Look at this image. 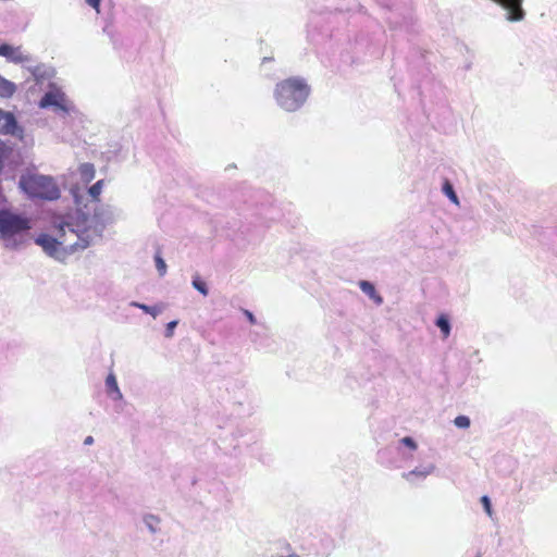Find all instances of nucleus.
Segmentation results:
<instances>
[{
	"mask_svg": "<svg viewBox=\"0 0 557 557\" xmlns=\"http://www.w3.org/2000/svg\"><path fill=\"white\" fill-rule=\"evenodd\" d=\"M85 2L96 10L97 13H100V3L101 0H85Z\"/></svg>",
	"mask_w": 557,
	"mask_h": 557,
	"instance_id": "obj_27",
	"label": "nucleus"
},
{
	"mask_svg": "<svg viewBox=\"0 0 557 557\" xmlns=\"http://www.w3.org/2000/svg\"><path fill=\"white\" fill-rule=\"evenodd\" d=\"M476 557H480V554H479V555H476Z\"/></svg>",
	"mask_w": 557,
	"mask_h": 557,
	"instance_id": "obj_30",
	"label": "nucleus"
},
{
	"mask_svg": "<svg viewBox=\"0 0 557 557\" xmlns=\"http://www.w3.org/2000/svg\"><path fill=\"white\" fill-rule=\"evenodd\" d=\"M144 523L151 534H156L160 531V519L154 515H146L144 517Z\"/></svg>",
	"mask_w": 557,
	"mask_h": 557,
	"instance_id": "obj_17",
	"label": "nucleus"
},
{
	"mask_svg": "<svg viewBox=\"0 0 557 557\" xmlns=\"http://www.w3.org/2000/svg\"><path fill=\"white\" fill-rule=\"evenodd\" d=\"M25 67L32 74L37 84L49 81L55 74L54 69L46 64L32 65L28 63Z\"/></svg>",
	"mask_w": 557,
	"mask_h": 557,
	"instance_id": "obj_11",
	"label": "nucleus"
},
{
	"mask_svg": "<svg viewBox=\"0 0 557 557\" xmlns=\"http://www.w3.org/2000/svg\"><path fill=\"white\" fill-rule=\"evenodd\" d=\"M20 188L29 198L52 201L60 197V188L53 177L41 174H23L18 181Z\"/></svg>",
	"mask_w": 557,
	"mask_h": 557,
	"instance_id": "obj_4",
	"label": "nucleus"
},
{
	"mask_svg": "<svg viewBox=\"0 0 557 557\" xmlns=\"http://www.w3.org/2000/svg\"><path fill=\"white\" fill-rule=\"evenodd\" d=\"M81 180L84 184H88L95 177V166L91 163H83L78 169Z\"/></svg>",
	"mask_w": 557,
	"mask_h": 557,
	"instance_id": "obj_16",
	"label": "nucleus"
},
{
	"mask_svg": "<svg viewBox=\"0 0 557 557\" xmlns=\"http://www.w3.org/2000/svg\"><path fill=\"white\" fill-rule=\"evenodd\" d=\"M505 11V17L508 22H521L525 17V11L522 7L523 0H493Z\"/></svg>",
	"mask_w": 557,
	"mask_h": 557,
	"instance_id": "obj_9",
	"label": "nucleus"
},
{
	"mask_svg": "<svg viewBox=\"0 0 557 557\" xmlns=\"http://www.w3.org/2000/svg\"><path fill=\"white\" fill-rule=\"evenodd\" d=\"M454 423L457 428L467 429L470 426V419L467 416H458L455 418Z\"/></svg>",
	"mask_w": 557,
	"mask_h": 557,
	"instance_id": "obj_22",
	"label": "nucleus"
},
{
	"mask_svg": "<svg viewBox=\"0 0 557 557\" xmlns=\"http://www.w3.org/2000/svg\"><path fill=\"white\" fill-rule=\"evenodd\" d=\"M107 394L112 400H121L123 394L119 387L116 376L113 373H109L106 379Z\"/></svg>",
	"mask_w": 557,
	"mask_h": 557,
	"instance_id": "obj_13",
	"label": "nucleus"
},
{
	"mask_svg": "<svg viewBox=\"0 0 557 557\" xmlns=\"http://www.w3.org/2000/svg\"><path fill=\"white\" fill-rule=\"evenodd\" d=\"M178 322L176 320L174 321H171L166 324V327H165V337L170 338L173 336V333H174V329L177 326Z\"/></svg>",
	"mask_w": 557,
	"mask_h": 557,
	"instance_id": "obj_25",
	"label": "nucleus"
},
{
	"mask_svg": "<svg viewBox=\"0 0 557 557\" xmlns=\"http://www.w3.org/2000/svg\"><path fill=\"white\" fill-rule=\"evenodd\" d=\"M91 444H94V437L89 435L84 440V445H91Z\"/></svg>",
	"mask_w": 557,
	"mask_h": 557,
	"instance_id": "obj_29",
	"label": "nucleus"
},
{
	"mask_svg": "<svg viewBox=\"0 0 557 557\" xmlns=\"http://www.w3.org/2000/svg\"><path fill=\"white\" fill-rule=\"evenodd\" d=\"M0 133L15 137L23 136V128L18 125L15 115L0 108Z\"/></svg>",
	"mask_w": 557,
	"mask_h": 557,
	"instance_id": "obj_10",
	"label": "nucleus"
},
{
	"mask_svg": "<svg viewBox=\"0 0 557 557\" xmlns=\"http://www.w3.org/2000/svg\"><path fill=\"white\" fill-rule=\"evenodd\" d=\"M481 503H482V505H483V507H484L485 512H486L490 517H492V515H493V510H492L491 499L488 498V496H482V497H481Z\"/></svg>",
	"mask_w": 557,
	"mask_h": 557,
	"instance_id": "obj_24",
	"label": "nucleus"
},
{
	"mask_svg": "<svg viewBox=\"0 0 557 557\" xmlns=\"http://www.w3.org/2000/svg\"><path fill=\"white\" fill-rule=\"evenodd\" d=\"M401 443H403L405 446H407V447H409L410 449H412V450L417 449V443H416V441H414L412 437H410V436H405L404 438H401Z\"/></svg>",
	"mask_w": 557,
	"mask_h": 557,
	"instance_id": "obj_26",
	"label": "nucleus"
},
{
	"mask_svg": "<svg viewBox=\"0 0 557 557\" xmlns=\"http://www.w3.org/2000/svg\"><path fill=\"white\" fill-rule=\"evenodd\" d=\"M103 181L99 180L89 188L85 186L74 185L71 187V195L73 196L76 209L82 208L88 209L90 206H95L99 201V196L102 191Z\"/></svg>",
	"mask_w": 557,
	"mask_h": 557,
	"instance_id": "obj_6",
	"label": "nucleus"
},
{
	"mask_svg": "<svg viewBox=\"0 0 557 557\" xmlns=\"http://www.w3.org/2000/svg\"><path fill=\"white\" fill-rule=\"evenodd\" d=\"M116 218L115 208L97 203L88 209L82 208L65 214V218L60 220L59 226L63 232L67 227L72 236L81 239L78 246L85 249L96 239L101 238L106 227L114 223Z\"/></svg>",
	"mask_w": 557,
	"mask_h": 557,
	"instance_id": "obj_1",
	"label": "nucleus"
},
{
	"mask_svg": "<svg viewBox=\"0 0 557 557\" xmlns=\"http://www.w3.org/2000/svg\"><path fill=\"white\" fill-rule=\"evenodd\" d=\"M30 220L9 210L0 211V240L11 251L24 249L30 240Z\"/></svg>",
	"mask_w": 557,
	"mask_h": 557,
	"instance_id": "obj_2",
	"label": "nucleus"
},
{
	"mask_svg": "<svg viewBox=\"0 0 557 557\" xmlns=\"http://www.w3.org/2000/svg\"><path fill=\"white\" fill-rule=\"evenodd\" d=\"M0 55L5 58L8 62L14 64L27 65L33 62V58L29 53L23 51L21 46L14 47L9 44L0 45Z\"/></svg>",
	"mask_w": 557,
	"mask_h": 557,
	"instance_id": "obj_8",
	"label": "nucleus"
},
{
	"mask_svg": "<svg viewBox=\"0 0 557 557\" xmlns=\"http://www.w3.org/2000/svg\"><path fill=\"white\" fill-rule=\"evenodd\" d=\"M39 107L42 109L53 108L55 113L67 114L72 109V103L59 86L50 83L48 91L39 101Z\"/></svg>",
	"mask_w": 557,
	"mask_h": 557,
	"instance_id": "obj_7",
	"label": "nucleus"
},
{
	"mask_svg": "<svg viewBox=\"0 0 557 557\" xmlns=\"http://www.w3.org/2000/svg\"><path fill=\"white\" fill-rule=\"evenodd\" d=\"M434 470L435 466L433 463H429L426 466L417 467L409 472L403 473V478L409 482H414L416 479L424 480L428 475L433 473Z\"/></svg>",
	"mask_w": 557,
	"mask_h": 557,
	"instance_id": "obj_12",
	"label": "nucleus"
},
{
	"mask_svg": "<svg viewBox=\"0 0 557 557\" xmlns=\"http://www.w3.org/2000/svg\"><path fill=\"white\" fill-rule=\"evenodd\" d=\"M435 325L441 330V332L443 333L444 338H447L449 336L450 331H451V326H450L449 319L445 314H441L436 319Z\"/></svg>",
	"mask_w": 557,
	"mask_h": 557,
	"instance_id": "obj_18",
	"label": "nucleus"
},
{
	"mask_svg": "<svg viewBox=\"0 0 557 557\" xmlns=\"http://www.w3.org/2000/svg\"><path fill=\"white\" fill-rule=\"evenodd\" d=\"M191 285L195 289H197L200 294H202L203 296H208L209 294V288L206 284V282H203L200 276L198 274H196L194 277H193V281H191Z\"/></svg>",
	"mask_w": 557,
	"mask_h": 557,
	"instance_id": "obj_20",
	"label": "nucleus"
},
{
	"mask_svg": "<svg viewBox=\"0 0 557 557\" xmlns=\"http://www.w3.org/2000/svg\"><path fill=\"white\" fill-rule=\"evenodd\" d=\"M156 261V268L161 276H163L166 273V264L165 261L162 259L161 256L157 255L154 257Z\"/></svg>",
	"mask_w": 557,
	"mask_h": 557,
	"instance_id": "obj_23",
	"label": "nucleus"
},
{
	"mask_svg": "<svg viewBox=\"0 0 557 557\" xmlns=\"http://www.w3.org/2000/svg\"><path fill=\"white\" fill-rule=\"evenodd\" d=\"M360 289L369 296L375 304L381 305L383 302V298L376 293L374 285L369 281H360L359 282Z\"/></svg>",
	"mask_w": 557,
	"mask_h": 557,
	"instance_id": "obj_15",
	"label": "nucleus"
},
{
	"mask_svg": "<svg viewBox=\"0 0 557 557\" xmlns=\"http://www.w3.org/2000/svg\"><path fill=\"white\" fill-rule=\"evenodd\" d=\"M131 305L133 307L141 309L144 312H146L148 314H151L153 318H157L158 314L161 312V309L158 307H151V306H147L145 304L136 302V301H133Z\"/></svg>",
	"mask_w": 557,
	"mask_h": 557,
	"instance_id": "obj_21",
	"label": "nucleus"
},
{
	"mask_svg": "<svg viewBox=\"0 0 557 557\" xmlns=\"http://www.w3.org/2000/svg\"><path fill=\"white\" fill-rule=\"evenodd\" d=\"M311 88L301 77H289L276 84L274 98L286 112H296L307 101Z\"/></svg>",
	"mask_w": 557,
	"mask_h": 557,
	"instance_id": "obj_3",
	"label": "nucleus"
},
{
	"mask_svg": "<svg viewBox=\"0 0 557 557\" xmlns=\"http://www.w3.org/2000/svg\"><path fill=\"white\" fill-rule=\"evenodd\" d=\"M64 218L65 215L59 216L53 222L54 227L58 230V238L51 237L47 234H41L35 239V243L40 246L48 256L54 259H60L63 255L61 246H65L72 251L82 249L81 246H78L81 239L72 236L67 227H65V232L61 231L59 222Z\"/></svg>",
	"mask_w": 557,
	"mask_h": 557,
	"instance_id": "obj_5",
	"label": "nucleus"
},
{
	"mask_svg": "<svg viewBox=\"0 0 557 557\" xmlns=\"http://www.w3.org/2000/svg\"><path fill=\"white\" fill-rule=\"evenodd\" d=\"M442 191L444 193L445 196H447L449 198V200L453 203L459 205V198L454 189L453 184L448 180L444 181L443 186H442Z\"/></svg>",
	"mask_w": 557,
	"mask_h": 557,
	"instance_id": "obj_19",
	"label": "nucleus"
},
{
	"mask_svg": "<svg viewBox=\"0 0 557 557\" xmlns=\"http://www.w3.org/2000/svg\"><path fill=\"white\" fill-rule=\"evenodd\" d=\"M244 314L247 317L248 321L251 323V324H255L256 323V318L253 315L252 312H250L249 310H244Z\"/></svg>",
	"mask_w": 557,
	"mask_h": 557,
	"instance_id": "obj_28",
	"label": "nucleus"
},
{
	"mask_svg": "<svg viewBox=\"0 0 557 557\" xmlns=\"http://www.w3.org/2000/svg\"><path fill=\"white\" fill-rule=\"evenodd\" d=\"M16 90V85L0 74V98L9 99Z\"/></svg>",
	"mask_w": 557,
	"mask_h": 557,
	"instance_id": "obj_14",
	"label": "nucleus"
}]
</instances>
